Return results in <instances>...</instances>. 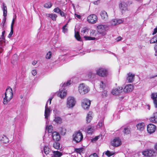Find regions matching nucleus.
Returning a JSON list of instances; mask_svg holds the SVG:
<instances>
[{
    "instance_id": "nucleus-53",
    "label": "nucleus",
    "mask_w": 157,
    "mask_h": 157,
    "mask_svg": "<svg viewBox=\"0 0 157 157\" xmlns=\"http://www.w3.org/2000/svg\"><path fill=\"white\" fill-rule=\"evenodd\" d=\"M16 17L15 18H13V20L12 22V23L11 25V28H13V26L14 23L15 19L16 18Z\"/></svg>"
},
{
    "instance_id": "nucleus-22",
    "label": "nucleus",
    "mask_w": 157,
    "mask_h": 157,
    "mask_svg": "<svg viewBox=\"0 0 157 157\" xmlns=\"http://www.w3.org/2000/svg\"><path fill=\"white\" fill-rule=\"evenodd\" d=\"M150 120L153 123H157V112H155L153 113L152 116L150 118Z\"/></svg>"
},
{
    "instance_id": "nucleus-58",
    "label": "nucleus",
    "mask_w": 157,
    "mask_h": 157,
    "mask_svg": "<svg viewBox=\"0 0 157 157\" xmlns=\"http://www.w3.org/2000/svg\"><path fill=\"white\" fill-rule=\"evenodd\" d=\"M59 14H60V16L62 17H64L65 16V14L64 13L63 11H62L61 10Z\"/></svg>"
},
{
    "instance_id": "nucleus-39",
    "label": "nucleus",
    "mask_w": 157,
    "mask_h": 157,
    "mask_svg": "<svg viewBox=\"0 0 157 157\" xmlns=\"http://www.w3.org/2000/svg\"><path fill=\"white\" fill-rule=\"evenodd\" d=\"M53 127L52 125H49L48 127L46 126V130H47L48 132L51 133L52 132Z\"/></svg>"
},
{
    "instance_id": "nucleus-5",
    "label": "nucleus",
    "mask_w": 157,
    "mask_h": 157,
    "mask_svg": "<svg viewBox=\"0 0 157 157\" xmlns=\"http://www.w3.org/2000/svg\"><path fill=\"white\" fill-rule=\"evenodd\" d=\"M76 101L75 98L73 97L70 96L67 98V106L68 108H72L75 105Z\"/></svg>"
},
{
    "instance_id": "nucleus-52",
    "label": "nucleus",
    "mask_w": 157,
    "mask_h": 157,
    "mask_svg": "<svg viewBox=\"0 0 157 157\" xmlns=\"http://www.w3.org/2000/svg\"><path fill=\"white\" fill-rule=\"evenodd\" d=\"M105 83H104L103 81L101 82V83L100 84V87L101 88L104 89L105 88Z\"/></svg>"
},
{
    "instance_id": "nucleus-25",
    "label": "nucleus",
    "mask_w": 157,
    "mask_h": 157,
    "mask_svg": "<svg viewBox=\"0 0 157 157\" xmlns=\"http://www.w3.org/2000/svg\"><path fill=\"white\" fill-rule=\"evenodd\" d=\"M144 123H141L138 124L136 125L137 129L140 131H143L144 128Z\"/></svg>"
},
{
    "instance_id": "nucleus-54",
    "label": "nucleus",
    "mask_w": 157,
    "mask_h": 157,
    "mask_svg": "<svg viewBox=\"0 0 157 157\" xmlns=\"http://www.w3.org/2000/svg\"><path fill=\"white\" fill-rule=\"evenodd\" d=\"M5 40V37L4 36L2 35L0 37V44L2 41H3Z\"/></svg>"
},
{
    "instance_id": "nucleus-8",
    "label": "nucleus",
    "mask_w": 157,
    "mask_h": 157,
    "mask_svg": "<svg viewBox=\"0 0 157 157\" xmlns=\"http://www.w3.org/2000/svg\"><path fill=\"white\" fill-rule=\"evenodd\" d=\"M2 8L3 11V16L4 17L1 23V25H2V24H5L6 21V17L7 15V8L6 6H5V4L4 2L2 3Z\"/></svg>"
},
{
    "instance_id": "nucleus-32",
    "label": "nucleus",
    "mask_w": 157,
    "mask_h": 157,
    "mask_svg": "<svg viewBox=\"0 0 157 157\" xmlns=\"http://www.w3.org/2000/svg\"><path fill=\"white\" fill-rule=\"evenodd\" d=\"M75 36L76 39L78 41H82V39L79 34V32L78 31L76 32L75 30Z\"/></svg>"
},
{
    "instance_id": "nucleus-50",
    "label": "nucleus",
    "mask_w": 157,
    "mask_h": 157,
    "mask_svg": "<svg viewBox=\"0 0 157 157\" xmlns=\"http://www.w3.org/2000/svg\"><path fill=\"white\" fill-rule=\"evenodd\" d=\"M107 95V91L106 90H105L102 92V95L103 98L106 97Z\"/></svg>"
},
{
    "instance_id": "nucleus-24",
    "label": "nucleus",
    "mask_w": 157,
    "mask_h": 157,
    "mask_svg": "<svg viewBox=\"0 0 157 157\" xmlns=\"http://www.w3.org/2000/svg\"><path fill=\"white\" fill-rule=\"evenodd\" d=\"M123 21L121 19H114L111 21V24L112 25H115L121 23Z\"/></svg>"
},
{
    "instance_id": "nucleus-64",
    "label": "nucleus",
    "mask_w": 157,
    "mask_h": 157,
    "mask_svg": "<svg viewBox=\"0 0 157 157\" xmlns=\"http://www.w3.org/2000/svg\"><path fill=\"white\" fill-rule=\"evenodd\" d=\"M37 62L36 61H34L33 62L32 64L33 65H35L37 63Z\"/></svg>"
},
{
    "instance_id": "nucleus-56",
    "label": "nucleus",
    "mask_w": 157,
    "mask_h": 157,
    "mask_svg": "<svg viewBox=\"0 0 157 157\" xmlns=\"http://www.w3.org/2000/svg\"><path fill=\"white\" fill-rule=\"evenodd\" d=\"M52 152H51V153H50V155H46V156L45 155H44V157H53L52 154Z\"/></svg>"
},
{
    "instance_id": "nucleus-14",
    "label": "nucleus",
    "mask_w": 157,
    "mask_h": 157,
    "mask_svg": "<svg viewBox=\"0 0 157 157\" xmlns=\"http://www.w3.org/2000/svg\"><path fill=\"white\" fill-rule=\"evenodd\" d=\"M150 42L151 44L154 43H156V44L155 46V56H157V34L153 37L150 40Z\"/></svg>"
},
{
    "instance_id": "nucleus-3",
    "label": "nucleus",
    "mask_w": 157,
    "mask_h": 157,
    "mask_svg": "<svg viewBox=\"0 0 157 157\" xmlns=\"http://www.w3.org/2000/svg\"><path fill=\"white\" fill-rule=\"evenodd\" d=\"M132 4V2L129 1L125 3L124 1H121L119 4V7L122 13H123L128 11V6Z\"/></svg>"
},
{
    "instance_id": "nucleus-26",
    "label": "nucleus",
    "mask_w": 157,
    "mask_h": 157,
    "mask_svg": "<svg viewBox=\"0 0 157 157\" xmlns=\"http://www.w3.org/2000/svg\"><path fill=\"white\" fill-rule=\"evenodd\" d=\"M46 16L51 18L53 21H55L56 20V18L57 16L55 14H46Z\"/></svg>"
},
{
    "instance_id": "nucleus-6",
    "label": "nucleus",
    "mask_w": 157,
    "mask_h": 157,
    "mask_svg": "<svg viewBox=\"0 0 157 157\" xmlns=\"http://www.w3.org/2000/svg\"><path fill=\"white\" fill-rule=\"evenodd\" d=\"M96 73L98 76L102 77H106L108 75V71L105 68L100 67L96 70Z\"/></svg>"
},
{
    "instance_id": "nucleus-36",
    "label": "nucleus",
    "mask_w": 157,
    "mask_h": 157,
    "mask_svg": "<svg viewBox=\"0 0 157 157\" xmlns=\"http://www.w3.org/2000/svg\"><path fill=\"white\" fill-rule=\"evenodd\" d=\"M84 38L86 40H94L95 38L94 37H92L89 36H84Z\"/></svg>"
},
{
    "instance_id": "nucleus-13",
    "label": "nucleus",
    "mask_w": 157,
    "mask_h": 157,
    "mask_svg": "<svg viewBox=\"0 0 157 157\" xmlns=\"http://www.w3.org/2000/svg\"><path fill=\"white\" fill-rule=\"evenodd\" d=\"M48 101H47L45 106V110L44 112V116L45 118L47 120L46 123L48 122V117L50 116V108L48 107Z\"/></svg>"
},
{
    "instance_id": "nucleus-29",
    "label": "nucleus",
    "mask_w": 157,
    "mask_h": 157,
    "mask_svg": "<svg viewBox=\"0 0 157 157\" xmlns=\"http://www.w3.org/2000/svg\"><path fill=\"white\" fill-rule=\"evenodd\" d=\"M44 150L45 155H50L51 153V150L48 146H45L44 147Z\"/></svg>"
},
{
    "instance_id": "nucleus-16",
    "label": "nucleus",
    "mask_w": 157,
    "mask_h": 157,
    "mask_svg": "<svg viewBox=\"0 0 157 157\" xmlns=\"http://www.w3.org/2000/svg\"><path fill=\"white\" fill-rule=\"evenodd\" d=\"M52 136L54 141H58L60 140V136L59 133L57 132H54L52 133Z\"/></svg>"
},
{
    "instance_id": "nucleus-31",
    "label": "nucleus",
    "mask_w": 157,
    "mask_h": 157,
    "mask_svg": "<svg viewBox=\"0 0 157 157\" xmlns=\"http://www.w3.org/2000/svg\"><path fill=\"white\" fill-rule=\"evenodd\" d=\"M75 36L76 39L78 41H82V39L79 34V32L78 31L76 32L75 30Z\"/></svg>"
},
{
    "instance_id": "nucleus-59",
    "label": "nucleus",
    "mask_w": 157,
    "mask_h": 157,
    "mask_svg": "<svg viewBox=\"0 0 157 157\" xmlns=\"http://www.w3.org/2000/svg\"><path fill=\"white\" fill-rule=\"evenodd\" d=\"M89 157H98V156L96 153H94L93 154L90 155Z\"/></svg>"
},
{
    "instance_id": "nucleus-1",
    "label": "nucleus",
    "mask_w": 157,
    "mask_h": 157,
    "mask_svg": "<svg viewBox=\"0 0 157 157\" xmlns=\"http://www.w3.org/2000/svg\"><path fill=\"white\" fill-rule=\"evenodd\" d=\"M13 97V90L9 86L6 89L5 93V97L3 99V103L5 105H6L11 100Z\"/></svg>"
},
{
    "instance_id": "nucleus-2",
    "label": "nucleus",
    "mask_w": 157,
    "mask_h": 157,
    "mask_svg": "<svg viewBox=\"0 0 157 157\" xmlns=\"http://www.w3.org/2000/svg\"><path fill=\"white\" fill-rule=\"evenodd\" d=\"M72 82L71 80H70L67 81L66 83L64 82L61 84L60 86L61 88L59 89V92L58 94V96L63 99L66 96L67 92L65 89V88L70 85Z\"/></svg>"
},
{
    "instance_id": "nucleus-46",
    "label": "nucleus",
    "mask_w": 157,
    "mask_h": 157,
    "mask_svg": "<svg viewBox=\"0 0 157 157\" xmlns=\"http://www.w3.org/2000/svg\"><path fill=\"white\" fill-rule=\"evenodd\" d=\"M88 32V29L86 27H84L83 28L81 31V32L83 34H86V33H87Z\"/></svg>"
},
{
    "instance_id": "nucleus-7",
    "label": "nucleus",
    "mask_w": 157,
    "mask_h": 157,
    "mask_svg": "<svg viewBox=\"0 0 157 157\" xmlns=\"http://www.w3.org/2000/svg\"><path fill=\"white\" fill-rule=\"evenodd\" d=\"M73 139L76 143L81 141L83 139V135L80 132H76L73 135Z\"/></svg>"
},
{
    "instance_id": "nucleus-11",
    "label": "nucleus",
    "mask_w": 157,
    "mask_h": 157,
    "mask_svg": "<svg viewBox=\"0 0 157 157\" xmlns=\"http://www.w3.org/2000/svg\"><path fill=\"white\" fill-rule=\"evenodd\" d=\"M143 154L145 156H152L155 155L156 153L153 149L147 150L142 152Z\"/></svg>"
},
{
    "instance_id": "nucleus-55",
    "label": "nucleus",
    "mask_w": 157,
    "mask_h": 157,
    "mask_svg": "<svg viewBox=\"0 0 157 157\" xmlns=\"http://www.w3.org/2000/svg\"><path fill=\"white\" fill-rule=\"evenodd\" d=\"M32 74L33 75L35 76L37 74L36 70H32Z\"/></svg>"
},
{
    "instance_id": "nucleus-15",
    "label": "nucleus",
    "mask_w": 157,
    "mask_h": 157,
    "mask_svg": "<svg viewBox=\"0 0 157 157\" xmlns=\"http://www.w3.org/2000/svg\"><path fill=\"white\" fill-rule=\"evenodd\" d=\"M156 126L152 124H149L147 126V131L148 132L151 134L154 132L156 129Z\"/></svg>"
},
{
    "instance_id": "nucleus-41",
    "label": "nucleus",
    "mask_w": 157,
    "mask_h": 157,
    "mask_svg": "<svg viewBox=\"0 0 157 157\" xmlns=\"http://www.w3.org/2000/svg\"><path fill=\"white\" fill-rule=\"evenodd\" d=\"M83 150V149L82 148H75V151L77 153L81 154Z\"/></svg>"
},
{
    "instance_id": "nucleus-40",
    "label": "nucleus",
    "mask_w": 157,
    "mask_h": 157,
    "mask_svg": "<svg viewBox=\"0 0 157 157\" xmlns=\"http://www.w3.org/2000/svg\"><path fill=\"white\" fill-rule=\"evenodd\" d=\"M60 144L58 142H55L53 144V147L57 149H58L60 147Z\"/></svg>"
},
{
    "instance_id": "nucleus-60",
    "label": "nucleus",
    "mask_w": 157,
    "mask_h": 157,
    "mask_svg": "<svg viewBox=\"0 0 157 157\" xmlns=\"http://www.w3.org/2000/svg\"><path fill=\"white\" fill-rule=\"evenodd\" d=\"M157 33V27L156 28H155L154 30V31L152 33V35H154L155 34H156Z\"/></svg>"
},
{
    "instance_id": "nucleus-17",
    "label": "nucleus",
    "mask_w": 157,
    "mask_h": 157,
    "mask_svg": "<svg viewBox=\"0 0 157 157\" xmlns=\"http://www.w3.org/2000/svg\"><path fill=\"white\" fill-rule=\"evenodd\" d=\"M123 90L122 87H118L117 88L113 89L112 91V93L113 95H118L122 92Z\"/></svg>"
},
{
    "instance_id": "nucleus-10",
    "label": "nucleus",
    "mask_w": 157,
    "mask_h": 157,
    "mask_svg": "<svg viewBox=\"0 0 157 157\" xmlns=\"http://www.w3.org/2000/svg\"><path fill=\"white\" fill-rule=\"evenodd\" d=\"M121 141L118 137L115 138L113 141L111 142L112 145L113 147H117L121 144Z\"/></svg>"
},
{
    "instance_id": "nucleus-19",
    "label": "nucleus",
    "mask_w": 157,
    "mask_h": 157,
    "mask_svg": "<svg viewBox=\"0 0 157 157\" xmlns=\"http://www.w3.org/2000/svg\"><path fill=\"white\" fill-rule=\"evenodd\" d=\"M128 77L127 80L129 82H131L134 80L135 75L131 73L127 74Z\"/></svg>"
},
{
    "instance_id": "nucleus-44",
    "label": "nucleus",
    "mask_w": 157,
    "mask_h": 157,
    "mask_svg": "<svg viewBox=\"0 0 157 157\" xmlns=\"http://www.w3.org/2000/svg\"><path fill=\"white\" fill-rule=\"evenodd\" d=\"M52 53L51 52L49 51L46 56V58L47 59H49L52 56Z\"/></svg>"
},
{
    "instance_id": "nucleus-4",
    "label": "nucleus",
    "mask_w": 157,
    "mask_h": 157,
    "mask_svg": "<svg viewBox=\"0 0 157 157\" xmlns=\"http://www.w3.org/2000/svg\"><path fill=\"white\" fill-rule=\"evenodd\" d=\"M78 90L80 94L83 95L89 91L90 88L85 84L82 83L79 85L78 87Z\"/></svg>"
},
{
    "instance_id": "nucleus-63",
    "label": "nucleus",
    "mask_w": 157,
    "mask_h": 157,
    "mask_svg": "<svg viewBox=\"0 0 157 157\" xmlns=\"http://www.w3.org/2000/svg\"><path fill=\"white\" fill-rule=\"evenodd\" d=\"M122 37L121 36H119L117 38V41H120L122 39Z\"/></svg>"
},
{
    "instance_id": "nucleus-42",
    "label": "nucleus",
    "mask_w": 157,
    "mask_h": 157,
    "mask_svg": "<svg viewBox=\"0 0 157 157\" xmlns=\"http://www.w3.org/2000/svg\"><path fill=\"white\" fill-rule=\"evenodd\" d=\"M104 125V119L101 120L98 124V126L99 128L102 127Z\"/></svg>"
},
{
    "instance_id": "nucleus-20",
    "label": "nucleus",
    "mask_w": 157,
    "mask_h": 157,
    "mask_svg": "<svg viewBox=\"0 0 157 157\" xmlns=\"http://www.w3.org/2000/svg\"><path fill=\"white\" fill-rule=\"evenodd\" d=\"M133 86L131 84H129L126 86L123 89L125 92H131L133 90Z\"/></svg>"
},
{
    "instance_id": "nucleus-47",
    "label": "nucleus",
    "mask_w": 157,
    "mask_h": 157,
    "mask_svg": "<svg viewBox=\"0 0 157 157\" xmlns=\"http://www.w3.org/2000/svg\"><path fill=\"white\" fill-rule=\"evenodd\" d=\"M151 98L153 99V101L154 100H157V94L156 93H152L151 95Z\"/></svg>"
},
{
    "instance_id": "nucleus-49",
    "label": "nucleus",
    "mask_w": 157,
    "mask_h": 157,
    "mask_svg": "<svg viewBox=\"0 0 157 157\" xmlns=\"http://www.w3.org/2000/svg\"><path fill=\"white\" fill-rule=\"evenodd\" d=\"M61 11V10L58 7L56 8L53 10L54 12L58 13H59Z\"/></svg>"
},
{
    "instance_id": "nucleus-33",
    "label": "nucleus",
    "mask_w": 157,
    "mask_h": 157,
    "mask_svg": "<svg viewBox=\"0 0 157 157\" xmlns=\"http://www.w3.org/2000/svg\"><path fill=\"white\" fill-rule=\"evenodd\" d=\"M54 121L57 123L60 124L62 122V120L61 118L59 117H56Z\"/></svg>"
},
{
    "instance_id": "nucleus-35",
    "label": "nucleus",
    "mask_w": 157,
    "mask_h": 157,
    "mask_svg": "<svg viewBox=\"0 0 157 157\" xmlns=\"http://www.w3.org/2000/svg\"><path fill=\"white\" fill-rule=\"evenodd\" d=\"M52 4L50 2H48L45 3L44 5V6L46 8H50L52 7Z\"/></svg>"
},
{
    "instance_id": "nucleus-23",
    "label": "nucleus",
    "mask_w": 157,
    "mask_h": 157,
    "mask_svg": "<svg viewBox=\"0 0 157 157\" xmlns=\"http://www.w3.org/2000/svg\"><path fill=\"white\" fill-rule=\"evenodd\" d=\"M100 15L101 18L104 20H106L108 19V15L105 11H101L100 13Z\"/></svg>"
},
{
    "instance_id": "nucleus-57",
    "label": "nucleus",
    "mask_w": 157,
    "mask_h": 157,
    "mask_svg": "<svg viewBox=\"0 0 157 157\" xmlns=\"http://www.w3.org/2000/svg\"><path fill=\"white\" fill-rule=\"evenodd\" d=\"M2 26V30H4L5 29L6 27V25L5 24H2V25H1Z\"/></svg>"
},
{
    "instance_id": "nucleus-9",
    "label": "nucleus",
    "mask_w": 157,
    "mask_h": 157,
    "mask_svg": "<svg viewBox=\"0 0 157 157\" xmlns=\"http://www.w3.org/2000/svg\"><path fill=\"white\" fill-rule=\"evenodd\" d=\"M90 105V101L87 99H84L82 101V106L84 109L89 108Z\"/></svg>"
},
{
    "instance_id": "nucleus-34",
    "label": "nucleus",
    "mask_w": 157,
    "mask_h": 157,
    "mask_svg": "<svg viewBox=\"0 0 157 157\" xmlns=\"http://www.w3.org/2000/svg\"><path fill=\"white\" fill-rule=\"evenodd\" d=\"M1 140L4 143H7L9 142V140L6 136H3L1 139Z\"/></svg>"
},
{
    "instance_id": "nucleus-18",
    "label": "nucleus",
    "mask_w": 157,
    "mask_h": 157,
    "mask_svg": "<svg viewBox=\"0 0 157 157\" xmlns=\"http://www.w3.org/2000/svg\"><path fill=\"white\" fill-rule=\"evenodd\" d=\"M98 32L102 35H105V29L104 26L103 25H99L97 27Z\"/></svg>"
},
{
    "instance_id": "nucleus-28",
    "label": "nucleus",
    "mask_w": 157,
    "mask_h": 157,
    "mask_svg": "<svg viewBox=\"0 0 157 157\" xmlns=\"http://www.w3.org/2000/svg\"><path fill=\"white\" fill-rule=\"evenodd\" d=\"M58 131L62 135H65L66 132V129L63 127H60L59 128Z\"/></svg>"
},
{
    "instance_id": "nucleus-62",
    "label": "nucleus",
    "mask_w": 157,
    "mask_h": 157,
    "mask_svg": "<svg viewBox=\"0 0 157 157\" xmlns=\"http://www.w3.org/2000/svg\"><path fill=\"white\" fill-rule=\"evenodd\" d=\"M153 102L155 107L156 108H157V100H154V101H153Z\"/></svg>"
},
{
    "instance_id": "nucleus-12",
    "label": "nucleus",
    "mask_w": 157,
    "mask_h": 157,
    "mask_svg": "<svg viewBox=\"0 0 157 157\" xmlns=\"http://www.w3.org/2000/svg\"><path fill=\"white\" fill-rule=\"evenodd\" d=\"M98 19L97 16L95 14H91L87 17L88 21L90 23L94 24L96 23Z\"/></svg>"
},
{
    "instance_id": "nucleus-48",
    "label": "nucleus",
    "mask_w": 157,
    "mask_h": 157,
    "mask_svg": "<svg viewBox=\"0 0 157 157\" xmlns=\"http://www.w3.org/2000/svg\"><path fill=\"white\" fill-rule=\"evenodd\" d=\"M93 132V129L91 128H88L87 129V132L88 134H91Z\"/></svg>"
},
{
    "instance_id": "nucleus-51",
    "label": "nucleus",
    "mask_w": 157,
    "mask_h": 157,
    "mask_svg": "<svg viewBox=\"0 0 157 157\" xmlns=\"http://www.w3.org/2000/svg\"><path fill=\"white\" fill-rule=\"evenodd\" d=\"M13 28H11V31L8 35V37L10 38L13 35Z\"/></svg>"
},
{
    "instance_id": "nucleus-27",
    "label": "nucleus",
    "mask_w": 157,
    "mask_h": 157,
    "mask_svg": "<svg viewBox=\"0 0 157 157\" xmlns=\"http://www.w3.org/2000/svg\"><path fill=\"white\" fill-rule=\"evenodd\" d=\"M92 113L91 112H89L88 113L86 117V121L87 122L90 123L92 118Z\"/></svg>"
},
{
    "instance_id": "nucleus-30",
    "label": "nucleus",
    "mask_w": 157,
    "mask_h": 157,
    "mask_svg": "<svg viewBox=\"0 0 157 157\" xmlns=\"http://www.w3.org/2000/svg\"><path fill=\"white\" fill-rule=\"evenodd\" d=\"M62 153L58 151H54L53 152V155L54 157H61L62 155Z\"/></svg>"
},
{
    "instance_id": "nucleus-21",
    "label": "nucleus",
    "mask_w": 157,
    "mask_h": 157,
    "mask_svg": "<svg viewBox=\"0 0 157 157\" xmlns=\"http://www.w3.org/2000/svg\"><path fill=\"white\" fill-rule=\"evenodd\" d=\"M84 75L85 76V78H84V79L85 80H87L91 78H93L95 75V74L92 72H89L86 75L85 74L82 75V76H83Z\"/></svg>"
},
{
    "instance_id": "nucleus-43",
    "label": "nucleus",
    "mask_w": 157,
    "mask_h": 157,
    "mask_svg": "<svg viewBox=\"0 0 157 157\" xmlns=\"http://www.w3.org/2000/svg\"><path fill=\"white\" fill-rule=\"evenodd\" d=\"M67 23H68L63 26L62 27L63 32L64 33H67L68 31V29H67Z\"/></svg>"
},
{
    "instance_id": "nucleus-61",
    "label": "nucleus",
    "mask_w": 157,
    "mask_h": 157,
    "mask_svg": "<svg viewBox=\"0 0 157 157\" xmlns=\"http://www.w3.org/2000/svg\"><path fill=\"white\" fill-rule=\"evenodd\" d=\"M75 17H77L79 19H80L81 18V16L80 15L76 14H75Z\"/></svg>"
},
{
    "instance_id": "nucleus-38",
    "label": "nucleus",
    "mask_w": 157,
    "mask_h": 157,
    "mask_svg": "<svg viewBox=\"0 0 157 157\" xmlns=\"http://www.w3.org/2000/svg\"><path fill=\"white\" fill-rule=\"evenodd\" d=\"M124 134L127 135L130 133V130L129 128L128 127L124 128L123 131Z\"/></svg>"
},
{
    "instance_id": "nucleus-45",
    "label": "nucleus",
    "mask_w": 157,
    "mask_h": 157,
    "mask_svg": "<svg viewBox=\"0 0 157 157\" xmlns=\"http://www.w3.org/2000/svg\"><path fill=\"white\" fill-rule=\"evenodd\" d=\"M100 137V136H95L94 138H93L91 139V142L92 143H95L96 141Z\"/></svg>"
},
{
    "instance_id": "nucleus-37",
    "label": "nucleus",
    "mask_w": 157,
    "mask_h": 157,
    "mask_svg": "<svg viewBox=\"0 0 157 157\" xmlns=\"http://www.w3.org/2000/svg\"><path fill=\"white\" fill-rule=\"evenodd\" d=\"M114 152L113 151H110L108 150L105 152V154L108 157H110L114 154Z\"/></svg>"
}]
</instances>
